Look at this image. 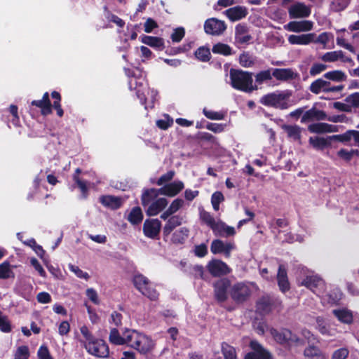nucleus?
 I'll list each match as a JSON object with an SVG mask.
<instances>
[{
	"label": "nucleus",
	"instance_id": "f257e3e1",
	"mask_svg": "<svg viewBox=\"0 0 359 359\" xmlns=\"http://www.w3.org/2000/svg\"><path fill=\"white\" fill-rule=\"evenodd\" d=\"M126 74L129 77L128 86L130 90H135L137 97L142 104H145V109L153 108L157 100L158 92L150 89L145 81L144 73L139 68L133 69H124Z\"/></svg>",
	"mask_w": 359,
	"mask_h": 359
},
{
	"label": "nucleus",
	"instance_id": "f03ea898",
	"mask_svg": "<svg viewBox=\"0 0 359 359\" xmlns=\"http://www.w3.org/2000/svg\"><path fill=\"white\" fill-rule=\"evenodd\" d=\"M128 333L126 336V345L130 348L142 354H146L154 349L155 343L150 337L134 329H130Z\"/></svg>",
	"mask_w": 359,
	"mask_h": 359
},
{
	"label": "nucleus",
	"instance_id": "7ed1b4c3",
	"mask_svg": "<svg viewBox=\"0 0 359 359\" xmlns=\"http://www.w3.org/2000/svg\"><path fill=\"white\" fill-rule=\"evenodd\" d=\"M184 187V184L182 181L175 180L172 182L165 184L159 189H150L146 190L142 196V204L143 206L147 205L158 194L169 197H174L177 195Z\"/></svg>",
	"mask_w": 359,
	"mask_h": 359
},
{
	"label": "nucleus",
	"instance_id": "20e7f679",
	"mask_svg": "<svg viewBox=\"0 0 359 359\" xmlns=\"http://www.w3.org/2000/svg\"><path fill=\"white\" fill-rule=\"evenodd\" d=\"M231 86L237 90L250 93L257 89L253 85L252 73L231 69L229 72Z\"/></svg>",
	"mask_w": 359,
	"mask_h": 359
},
{
	"label": "nucleus",
	"instance_id": "39448f33",
	"mask_svg": "<svg viewBox=\"0 0 359 359\" xmlns=\"http://www.w3.org/2000/svg\"><path fill=\"white\" fill-rule=\"evenodd\" d=\"M290 95L291 94L287 91H276L262 97L260 102L266 107L285 109L291 106L289 103V97Z\"/></svg>",
	"mask_w": 359,
	"mask_h": 359
},
{
	"label": "nucleus",
	"instance_id": "423d86ee",
	"mask_svg": "<svg viewBox=\"0 0 359 359\" xmlns=\"http://www.w3.org/2000/svg\"><path fill=\"white\" fill-rule=\"evenodd\" d=\"M133 283L137 290L151 300H156L158 299V293L151 287L149 279L142 274L138 273L135 275Z\"/></svg>",
	"mask_w": 359,
	"mask_h": 359
},
{
	"label": "nucleus",
	"instance_id": "0eeeda50",
	"mask_svg": "<svg viewBox=\"0 0 359 359\" xmlns=\"http://www.w3.org/2000/svg\"><path fill=\"white\" fill-rule=\"evenodd\" d=\"M83 347L91 355L97 358H107L109 355V349L107 343L100 339H94L90 342H83Z\"/></svg>",
	"mask_w": 359,
	"mask_h": 359
},
{
	"label": "nucleus",
	"instance_id": "6e6552de",
	"mask_svg": "<svg viewBox=\"0 0 359 359\" xmlns=\"http://www.w3.org/2000/svg\"><path fill=\"white\" fill-rule=\"evenodd\" d=\"M269 332L274 340L282 345L290 346L294 344L301 343V340L287 329L271 328Z\"/></svg>",
	"mask_w": 359,
	"mask_h": 359
},
{
	"label": "nucleus",
	"instance_id": "1a4fd4ad",
	"mask_svg": "<svg viewBox=\"0 0 359 359\" xmlns=\"http://www.w3.org/2000/svg\"><path fill=\"white\" fill-rule=\"evenodd\" d=\"M301 285L311 290L318 296H320L325 290V283L322 278L317 275H308L304 278Z\"/></svg>",
	"mask_w": 359,
	"mask_h": 359
},
{
	"label": "nucleus",
	"instance_id": "9d476101",
	"mask_svg": "<svg viewBox=\"0 0 359 359\" xmlns=\"http://www.w3.org/2000/svg\"><path fill=\"white\" fill-rule=\"evenodd\" d=\"M226 29L225 22L215 18L208 19L204 23V30L208 34L219 36L223 34Z\"/></svg>",
	"mask_w": 359,
	"mask_h": 359
},
{
	"label": "nucleus",
	"instance_id": "9b49d317",
	"mask_svg": "<svg viewBox=\"0 0 359 359\" xmlns=\"http://www.w3.org/2000/svg\"><path fill=\"white\" fill-rule=\"evenodd\" d=\"M250 287L244 283H238L233 285L231 290V296L238 302H243L250 295Z\"/></svg>",
	"mask_w": 359,
	"mask_h": 359
},
{
	"label": "nucleus",
	"instance_id": "f8f14e48",
	"mask_svg": "<svg viewBox=\"0 0 359 359\" xmlns=\"http://www.w3.org/2000/svg\"><path fill=\"white\" fill-rule=\"evenodd\" d=\"M210 273L215 277L226 275L231 272L230 268L226 263L219 259H212L207 264Z\"/></svg>",
	"mask_w": 359,
	"mask_h": 359
},
{
	"label": "nucleus",
	"instance_id": "ddd939ff",
	"mask_svg": "<svg viewBox=\"0 0 359 359\" xmlns=\"http://www.w3.org/2000/svg\"><path fill=\"white\" fill-rule=\"evenodd\" d=\"M161 227V223L158 219H146L143 225L144 235L150 238L158 236Z\"/></svg>",
	"mask_w": 359,
	"mask_h": 359
},
{
	"label": "nucleus",
	"instance_id": "4468645a",
	"mask_svg": "<svg viewBox=\"0 0 359 359\" xmlns=\"http://www.w3.org/2000/svg\"><path fill=\"white\" fill-rule=\"evenodd\" d=\"M290 18H307L311 15V8L303 3H296L288 8Z\"/></svg>",
	"mask_w": 359,
	"mask_h": 359
},
{
	"label": "nucleus",
	"instance_id": "2eb2a0df",
	"mask_svg": "<svg viewBox=\"0 0 359 359\" xmlns=\"http://www.w3.org/2000/svg\"><path fill=\"white\" fill-rule=\"evenodd\" d=\"M313 27V22L310 20L291 21L284 25V29L292 32H305L311 31Z\"/></svg>",
	"mask_w": 359,
	"mask_h": 359
},
{
	"label": "nucleus",
	"instance_id": "dca6fc26",
	"mask_svg": "<svg viewBox=\"0 0 359 359\" xmlns=\"http://www.w3.org/2000/svg\"><path fill=\"white\" fill-rule=\"evenodd\" d=\"M252 39L249 34V27L243 23L238 24L235 27V41L238 44H248Z\"/></svg>",
	"mask_w": 359,
	"mask_h": 359
},
{
	"label": "nucleus",
	"instance_id": "f3484780",
	"mask_svg": "<svg viewBox=\"0 0 359 359\" xmlns=\"http://www.w3.org/2000/svg\"><path fill=\"white\" fill-rule=\"evenodd\" d=\"M250 347L252 352L248 353L245 359H270V354L257 341H252Z\"/></svg>",
	"mask_w": 359,
	"mask_h": 359
},
{
	"label": "nucleus",
	"instance_id": "a211bd4d",
	"mask_svg": "<svg viewBox=\"0 0 359 359\" xmlns=\"http://www.w3.org/2000/svg\"><path fill=\"white\" fill-rule=\"evenodd\" d=\"M230 286V281L226 278L217 280L214 284L215 295L219 302H224L227 298V290Z\"/></svg>",
	"mask_w": 359,
	"mask_h": 359
},
{
	"label": "nucleus",
	"instance_id": "6ab92c4d",
	"mask_svg": "<svg viewBox=\"0 0 359 359\" xmlns=\"http://www.w3.org/2000/svg\"><path fill=\"white\" fill-rule=\"evenodd\" d=\"M332 313L343 324L351 325L353 322V312L347 308L334 309L332 311Z\"/></svg>",
	"mask_w": 359,
	"mask_h": 359
},
{
	"label": "nucleus",
	"instance_id": "aec40b11",
	"mask_svg": "<svg viewBox=\"0 0 359 359\" xmlns=\"http://www.w3.org/2000/svg\"><path fill=\"white\" fill-rule=\"evenodd\" d=\"M212 231L217 236L229 237L236 234L235 228L228 226L221 220H217V223L212 227Z\"/></svg>",
	"mask_w": 359,
	"mask_h": 359
},
{
	"label": "nucleus",
	"instance_id": "412c9836",
	"mask_svg": "<svg viewBox=\"0 0 359 359\" xmlns=\"http://www.w3.org/2000/svg\"><path fill=\"white\" fill-rule=\"evenodd\" d=\"M316 328L322 334L328 337H334L338 332L334 325L326 322L321 317L316 318Z\"/></svg>",
	"mask_w": 359,
	"mask_h": 359
},
{
	"label": "nucleus",
	"instance_id": "4be33fe9",
	"mask_svg": "<svg viewBox=\"0 0 359 359\" xmlns=\"http://www.w3.org/2000/svg\"><path fill=\"white\" fill-rule=\"evenodd\" d=\"M316 36L315 33H308L299 35L292 34L288 36V42L291 45H302L306 46L313 43Z\"/></svg>",
	"mask_w": 359,
	"mask_h": 359
},
{
	"label": "nucleus",
	"instance_id": "5701e85b",
	"mask_svg": "<svg viewBox=\"0 0 359 359\" xmlns=\"http://www.w3.org/2000/svg\"><path fill=\"white\" fill-rule=\"evenodd\" d=\"M129 328H126L122 332V334H121L116 327L111 328L109 332V341L114 345H126V336L129 334Z\"/></svg>",
	"mask_w": 359,
	"mask_h": 359
},
{
	"label": "nucleus",
	"instance_id": "b1692460",
	"mask_svg": "<svg viewBox=\"0 0 359 359\" xmlns=\"http://www.w3.org/2000/svg\"><path fill=\"white\" fill-rule=\"evenodd\" d=\"M168 205V201L165 198H160L156 199V201L150 203L144 206V208L147 207V214L150 216H154L158 215L161 210H163Z\"/></svg>",
	"mask_w": 359,
	"mask_h": 359
},
{
	"label": "nucleus",
	"instance_id": "393cba45",
	"mask_svg": "<svg viewBox=\"0 0 359 359\" xmlns=\"http://www.w3.org/2000/svg\"><path fill=\"white\" fill-rule=\"evenodd\" d=\"M309 130L313 133H336L338 126L326 123H316L309 126Z\"/></svg>",
	"mask_w": 359,
	"mask_h": 359
},
{
	"label": "nucleus",
	"instance_id": "a878e982",
	"mask_svg": "<svg viewBox=\"0 0 359 359\" xmlns=\"http://www.w3.org/2000/svg\"><path fill=\"white\" fill-rule=\"evenodd\" d=\"M326 118L327 115L324 111L317 109L316 107H312L303 114L302 122L321 121L325 120Z\"/></svg>",
	"mask_w": 359,
	"mask_h": 359
},
{
	"label": "nucleus",
	"instance_id": "bb28decb",
	"mask_svg": "<svg viewBox=\"0 0 359 359\" xmlns=\"http://www.w3.org/2000/svg\"><path fill=\"white\" fill-rule=\"evenodd\" d=\"M225 14L231 21L241 20L248 14V10L244 6H235L225 11Z\"/></svg>",
	"mask_w": 359,
	"mask_h": 359
},
{
	"label": "nucleus",
	"instance_id": "cd10ccee",
	"mask_svg": "<svg viewBox=\"0 0 359 359\" xmlns=\"http://www.w3.org/2000/svg\"><path fill=\"white\" fill-rule=\"evenodd\" d=\"M272 75L279 81L292 80L297 76V74L291 68L274 69Z\"/></svg>",
	"mask_w": 359,
	"mask_h": 359
},
{
	"label": "nucleus",
	"instance_id": "c85d7f7f",
	"mask_svg": "<svg viewBox=\"0 0 359 359\" xmlns=\"http://www.w3.org/2000/svg\"><path fill=\"white\" fill-rule=\"evenodd\" d=\"M100 202L104 206L112 210H116L122 205V200L121 198L111 195L102 196L100 198Z\"/></svg>",
	"mask_w": 359,
	"mask_h": 359
},
{
	"label": "nucleus",
	"instance_id": "c756f323",
	"mask_svg": "<svg viewBox=\"0 0 359 359\" xmlns=\"http://www.w3.org/2000/svg\"><path fill=\"white\" fill-rule=\"evenodd\" d=\"M182 220L183 218L180 215L170 217L163 226V231L164 236H167L170 235L176 227L182 224Z\"/></svg>",
	"mask_w": 359,
	"mask_h": 359
},
{
	"label": "nucleus",
	"instance_id": "7c9ffc66",
	"mask_svg": "<svg viewBox=\"0 0 359 359\" xmlns=\"http://www.w3.org/2000/svg\"><path fill=\"white\" fill-rule=\"evenodd\" d=\"M278 284L280 290L282 292H285L289 290L290 284L287 279V271L283 265H280L277 274Z\"/></svg>",
	"mask_w": 359,
	"mask_h": 359
},
{
	"label": "nucleus",
	"instance_id": "2f4dec72",
	"mask_svg": "<svg viewBox=\"0 0 359 359\" xmlns=\"http://www.w3.org/2000/svg\"><path fill=\"white\" fill-rule=\"evenodd\" d=\"M320 297H321L323 304L334 305L338 304V302L341 299V293L338 290H334L331 292H328L326 294H324V292H323L322 294Z\"/></svg>",
	"mask_w": 359,
	"mask_h": 359
},
{
	"label": "nucleus",
	"instance_id": "473e14b6",
	"mask_svg": "<svg viewBox=\"0 0 359 359\" xmlns=\"http://www.w3.org/2000/svg\"><path fill=\"white\" fill-rule=\"evenodd\" d=\"M330 85L329 81L323 79H318L311 83L309 89L314 94H319L320 92L327 93Z\"/></svg>",
	"mask_w": 359,
	"mask_h": 359
},
{
	"label": "nucleus",
	"instance_id": "72a5a7b5",
	"mask_svg": "<svg viewBox=\"0 0 359 359\" xmlns=\"http://www.w3.org/2000/svg\"><path fill=\"white\" fill-rule=\"evenodd\" d=\"M272 299L269 296H264L257 303V310L262 313H267L272 310Z\"/></svg>",
	"mask_w": 359,
	"mask_h": 359
},
{
	"label": "nucleus",
	"instance_id": "f704fd0d",
	"mask_svg": "<svg viewBox=\"0 0 359 359\" xmlns=\"http://www.w3.org/2000/svg\"><path fill=\"white\" fill-rule=\"evenodd\" d=\"M189 229L182 227L176 230L172 235L171 241L175 244H182L189 236Z\"/></svg>",
	"mask_w": 359,
	"mask_h": 359
},
{
	"label": "nucleus",
	"instance_id": "c9c22d12",
	"mask_svg": "<svg viewBox=\"0 0 359 359\" xmlns=\"http://www.w3.org/2000/svg\"><path fill=\"white\" fill-rule=\"evenodd\" d=\"M304 355L309 359H326L327 357L318 347L311 346L304 350Z\"/></svg>",
	"mask_w": 359,
	"mask_h": 359
},
{
	"label": "nucleus",
	"instance_id": "e433bc0d",
	"mask_svg": "<svg viewBox=\"0 0 359 359\" xmlns=\"http://www.w3.org/2000/svg\"><path fill=\"white\" fill-rule=\"evenodd\" d=\"M141 41L146 45L158 48H162L164 44L163 40L161 38L147 35L142 36Z\"/></svg>",
	"mask_w": 359,
	"mask_h": 359
},
{
	"label": "nucleus",
	"instance_id": "4c0bfd02",
	"mask_svg": "<svg viewBox=\"0 0 359 359\" xmlns=\"http://www.w3.org/2000/svg\"><path fill=\"white\" fill-rule=\"evenodd\" d=\"M143 215L141 208L139 207L133 208L127 217V219L132 224H137L142 222Z\"/></svg>",
	"mask_w": 359,
	"mask_h": 359
},
{
	"label": "nucleus",
	"instance_id": "58836bf2",
	"mask_svg": "<svg viewBox=\"0 0 359 359\" xmlns=\"http://www.w3.org/2000/svg\"><path fill=\"white\" fill-rule=\"evenodd\" d=\"M343 57V51L334 50L331 52H327L323 54L320 59L325 62H334Z\"/></svg>",
	"mask_w": 359,
	"mask_h": 359
},
{
	"label": "nucleus",
	"instance_id": "ea45409f",
	"mask_svg": "<svg viewBox=\"0 0 359 359\" xmlns=\"http://www.w3.org/2000/svg\"><path fill=\"white\" fill-rule=\"evenodd\" d=\"M323 76L327 79L337 82L343 81L346 79V75L341 70L328 72Z\"/></svg>",
	"mask_w": 359,
	"mask_h": 359
},
{
	"label": "nucleus",
	"instance_id": "a19ab883",
	"mask_svg": "<svg viewBox=\"0 0 359 359\" xmlns=\"http://www.w3.org/2000/svg\"><path fill=\"white\" fill-rule=\"evenodd\" d=\"M13 276L14 273L8 262L0 264V279H8Z\"/></svg>",
	"mask_w": 359,
	"mask_h": 359
},
{
	"label": "nucleus",
	"instance_id": "79ce46f5",
	"mask_svg": "<svg viewBox=\"0 0 359 359\" xmlns=\"http://www.w3.org/2000/svg\"><path fill=\"white\" fill-rule=\"evenodd\" d=\"M222 353L224 359H237L235 348L226 343L222 344Z\"/></svg>",
	"mask_w": 359,
	"mask_h": 359
},
{
	"label": "nucleus",
	"instance_id": "37998d69",
	"mask_svg": "<svg viewBox=\"0 0 359 359\" xmlns=\"http://www.w3.org/2000/svg\"><path fill=\"white\" fill-rule=\"evenodd\" d=\"M213 53L221 54L225 56L231 55V48L225 43H218L213 46L212 48Z\"/></svg>",
	"mask_w": 359,
	"mask_h": 359
},
{
	"label": "nucleus",
	"instance_id": "c03bdc74",
	"mask_svg": "<svg viewBox=\"0 0 359 359\" xmlns=\"http://www.w3.org/2000/svg\"><path fill=\"white\" fill-rule=\"evenodd\" d=\"M309 143L316 149H323L330 144V142L324 137H311Z\"/></svg>",
	"mask_w": 359,
	"mask_h": 359
},
{
	"label": "nucleus",
	"instance_id": "a18cd8bd",
	"mask_svg": "<svg viewBox=\"0 0 359 359\" xmlns=\"http://www.w3.org/2000/svg\"><path fill=\"white\" fill-rule=\"evenodd\" d=\"M200 219L207 224L212 230V227L217 223V221L215 218L211 215V214L204 210H200Z\"/></svg>",
	"mask_w": 359,
	"mask_h": 359
},
{
	"label": "nucleus",
	"instance_id": "49530a36",
	"mask_svg": "<svg viewBox=\"0 0 359 359\" xmlns=\"http://www.w3.org/2000/svg\"><path fill=\"white\" fill-rule=\"evenodd\" d=\"M283 129L287 133L288 137L294 140H298L300 138V128L297 126H285Z\"/></svg>",
	"mask_w": 359,
	"mask_h": 359
},
{
	"label": "nucleus",
	"instance_id": "de8ad7c7",
	"mask_svg": "<svg viewBox=\"0 0 359 359\" xmlns=\"http://www.w3.org/2000/svg\"><path fill=\"white\" fill-rule=\"evenodd\" d=\"M333 38V35L329 32H323L319 34L317 37H314L313 43H320L323 45V48H326L327 44L331 39Z\"/></svg>",
	"mask_w": 359,
	"mask_h": 359
},
{
	"label": "nucleus",
	"instance_id": "09e8293b",
	"mask_svg": "<svg viewBox=\"0 0 359 359\" xmlns=\"http://www.w3.org/2000/svg\"><path fill=\"white\" fill-rule=\"evenodd\" d=\"M338 156L341 158L342 159L349 161L351 160V158L353 157V156L359 155V151L357 149H351L350 151L345 149H341L337 152Z\"/></svg>",
	"mask_w": 359,
	"mask_h": 359
},
{
	"label": "nucleus",
	"instance_id": "8fccbe9b",
	"mask_svg": "<svg viewBox=\"0 0 359 359\" xmlns=\"http://www.w3.org/2000/svg\"><path fill=\"white\" fill-rule=\"evenodd\" d=\"M80 332L83 337V339H79L80 342L83 345V342H90L95 337L93 335L88 327L83 325L79 327Z\"/></svg>",
	"mask_w": 359,
	"mask_h": 359
},
{
	"label": "nucleus",
	"instance_id": "3c124183",
	"mask_svg": "<svg viewBox=\"0 0 359 359\" xmlns=\"http://www.w3.org/2000/svg\"><path fill=\"white\" fill-rule=\"evenodd\" d=\"M204 116L210 120H223L224 118V114L221 111H215L204 108L203 110Z\"/></svg>",
	"mask_w": 359,
	"mask_h": 359
},
{
	"label": "nucleus",
	"instance_id": "603ef678",
	"mask_svg": "<svg viewBox=\"0 0 359 359\" xmlns=\"http://www.w3.org/2000/svg\"><path fill=\"white\" fill-rule=\"evenodd\" d=\"M195 55L198 60L206 62L210 60V52L208 48L200 47L196 50Z\"/></svg>",
	"mask_w": 359,
	"mask_h": 359
},
{
	"label": "nucleus",
	"instance_id": "864d4df0",
	"mask_svg": "<svg viewBox=\"0 0 359 359\" xmlns=\"http://www.w3.org/2000/svg\"><path fill=\"white\" fill-rule=\"evenodd\" d=\"M173 123V119L168 115L165 114L163 118L156 121V126L163 130H166Z\"/></svg>",
	"mask_w": 359,
	"mask_h": 359
},
{
	"label": "nucleus",
	"instance_id": "5fc2aeb1",
	"mask_svg": "<svg viewBox=\"0 0 359 359\" xmlns=\"http://www.w3.org/2000/svg\"><path fill=\"white\" fill-rule=\"evenodd\" d=\"M272 74L269 69L262 71L255 76V81L257 83L261 84L264 81L272 79Z\"/></svg>",
	"mask_w": 359,
	"mask_h": 359
},
{
	"label": "nucleus",
	"instance_id": "6e6d98bb",
	"mask_svg": "<svg viewBox=\"0 0 359 359\" xmlns=\"http://www.w3.org/2000/svg\"><path fill=\"white\" fill-rule=\"evenodd\" d=\"M29 356V348L27 346H21L17 348L14 354V359H28Z\"/></svg>",
	"mask_w": 359,
	"mask_h": 359
},
{
	"label": "nucleus",
	"instance_id": "4d7b16f0",
	"mask_svg": "<svg viewBox=\"0 0 359 359\" xmlns=\"http://www.w3.org/2000/svg\"><path fill=\"white\" fill-rule=\"evenodd\" d=\"M353 130H348L341 135H335L330 137V140H338L339 142H345L350 141L353 137Z\"/></svg>",
	"mask_w": 359,
	"mask_h": 359
},
{
	"label": "nucleus",
	"instance_id": "13d9d810",
	"mask_svg": "<svg viewBox=\"0 0 359 359\" xmlns=\"http://www.w3.org/2000/svg\"><path fill=\"white\" fill-rule=\"evenodd\" d=\"M225 243H226L219 239L214 240L210 246L211 252L215 255L222 253Z\"/></svg>",
	"mask_w": 359,
	"mask_h": 359
},
{
	"label": "nucleus",
	"instance_id": "bf43d9fd",
	"mask_svg": "<svg viewBox=\"0 0 359 359\" xmlns=\"http://www.w3.org/2000/svg\"><path fill=\"white\" fill-rule=\"evenodd\" d=\"M68 267H69V269L72 272H73L79 278H83V279H85V280H88V278H90V276L88 275V273L87 272H85V271H82L77 266H75L74 264H69Z\"/></svg>",
	"mask_w": 359,
	"mask_h": 359
},
{
	"label": "nucleus",
	"instance_id": "052dcab7",
	"mask_svg": "<svg viewBox=\"0 0 359 359\" xmlns=\"http://www.w3.org/2000/svg\"><path fill=\"white\" fill-rule=\"evenodd\" d=\"M122 318L121 313L116 311H113L110 315L109 323L116 327L121 326L122 325Z\"/></svg>",
	"mask_w": 359,
	"mask_h": 359
},
{
	"label": "nucleus",
	"instance_id": "680f3d73",
	"mask_svg": "<svg viewBox=\"0 0 359 359\" xmlns=\"http://www.w3.org/2000/svg\"><path fill=\"white\" fill-rule=\"evenodd\" d=\"M239 62L244 67H250L253 65L254 61L248 53H243L239 57Z\"/></svg>",
	"mask_w": 359,
	"mask_h": 359
},
{
	"label": "nucleus",
	"instance_id": "e2e57ef3",
	"mask_svg": "<svg viewBox=\"0 0 359 359\" xmlns=\"http://www.w3.org/2000/svg\"><path fill=\"white\" fill-rule=\"evenodd\" d=\"M327 68V66L326 65L322 63H314L310 69V75L313 76H316L324 72Z\"/></svg>",
	"mask_w": 359,
	"mask_h": 359
},
{
	"label": "nucleus",
	"instance_id": "0e129e2a",
	"mask_svg": "<svg viewBox=\"0 0 359 359\" xmlns=\"http://www.w3.org/2000/svg\"><path fill=\"white\" fill-rule=\"evenodd\" d=\"M0 330L4 332H9L11 330V326L8 318L0 313Z\"/></svg>",
	"mask_w": 359,
	"mask_h": 359
},
{
	"label": "nucleus",
	"instance_id": "69168bd1",
	"mask_svg": "<svg viewBox=\"0 0 359 359\" xmlns=\"http://www.w3.org/2000/svg\"><path fill=\"white\" fill-rule=\"evenodd\" d=\"M184 204V201L182 198H176L171 203L168 208L169 209V212H171L173 215L182 208Z\"/></svg>",
	"mask_w": 359,
	"mask_h": 359
},
{
	"label": "nucleus",
	"instance_id": "338daca9",
	"mask_svg": "<svg viewBox=\"0 0 359 359\" xmlns=\"http://www.w3.org/2000/svg\"><path fill=\"white\" fill-rule=\"evenodd\" d=\"M349 351L346 348H341L336 350L333 354L332 359H346L348 355Z\"/></svg>",
	"mask_w": 359,
	"mask_h": 359
},
{
	"label": "nucleus",
	"instance_id": "774afa93",
	"mask_svg": "<svg viewBox=\"0 0 359 359\" xmlns=\"http://www.w3.org/2000/svg\"><path fill=\"white\" fill-rule=\"evenodd\" d=\"M37 355L39 359H53L50 354L48 348L46 346H41L39 347Z\"/></svg>",
	"mask_w": 359,
	"mask_h": 359
}]
</instances>
